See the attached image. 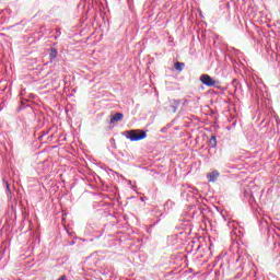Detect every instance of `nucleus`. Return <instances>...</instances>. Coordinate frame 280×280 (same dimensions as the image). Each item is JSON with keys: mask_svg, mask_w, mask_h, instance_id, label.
<instances>
[{"mask_svg": "<svg viewBox=\"0 0 280 280\" xmlns=\"http://www.w3.org/2000/svg\"><path fill=\"white\" fill-rule=\"evenodd\" d=\"M200 82H202L205 86H215V80H213L209 74H201Z\"/></svg>", "mask_w": 280, "mask_h": 280, "instance_id": "f03ea898", "label": "nucleus"}, {"mask_svg": "<svg viewBox=\"0 0 280 280\" xmlns=\"http://www.w3.org/2000/svg\"><path fill=\"white\" fill-rule=\"evenodd\" d=\"M209 145H210V148H215L218 145V140H217L215 136H212L210 138Z\"/></svg>", "mask_w": 280, "mask_h": 280, "instance_id": "423d86ee", "label": "nucleus"}, {"mask_svg": "<svg viewBox=\"0 0 280 280\" xmlns=\"http://www.w3.org/2000/svg\"><path fill=\"white\" fill-rule=\"evenodd\" d=\"M124 119V114L121 113H116L112 118H110V124H115L117 121H121Z\"/></svg>", "mask_w": 280, "mask_h": 280, "instance_id": "20e7f679", "label": "nucleus"}, {"mask_svg": "<svg viewBox=\"0 0 280 280\" xmlns=\"http://www.w3.org/2000/svg\"><path fill=\"white\" fill-rule=\"evenodd\" d=\"M219 177H220V172L218 171H212L207 175L209 183H215Z\"/></svg>", "mask_w": 280, "mask_h": 280, "instance_id": "7ed1b4c3", "label": "nucleus"}, {"mask_svg": "<svg viewBox=\"0 0 280 280\" xmlns=\"http://www.w3.org/2000/svg\"><path fill=\"white\" fill-rule=\"evenodd\" d=\"M49 58L50 60H56V58H58V49L50 48Z\"/></svg>", "mask_w": 280, "mask_h": 280, "instance_id": "39448f33", "label": "nucleus"}, {"mask_svg": "<svg viewBox=\"0 0 280 280\" xmlns=\"http://www.w3.org/2000/svg\"><path fill=\"white\" fill-rule=\"evenodd\" d=\"M145 137H148V133L141 129L127 131V139H130L131 141H142Z\"/></svg>", "mask_w": 280, "mask_h": 280, "instance_id": "f257e3e1", "label": "nucleus"}, {"mask_svg": "<svg viewBox=\"0 0 280 280\" xmlns=\"http://www.w3.org/2000/svg\"><path fill=\"white\" fill-rule=\"evenodd\" d=\"M183 67H185V63L180 62V61H177L174 66V68L177 70V71H183Z\"/></svg>", "mask_w": 280, "mask_h": 280, "instance_id": "0eeeda50", "label": "nucleus"}]
</instances>
